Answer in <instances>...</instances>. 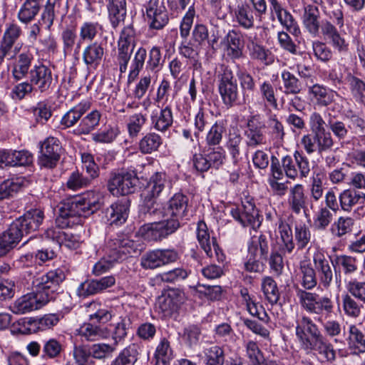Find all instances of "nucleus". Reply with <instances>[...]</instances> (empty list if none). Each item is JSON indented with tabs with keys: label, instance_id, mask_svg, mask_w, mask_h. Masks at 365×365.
Wrapping results in <instances>:
<instances>
[{
	"label": "nucleus",
	"instance_id": "1",
	"mask_svg": "<svg viewBox=\"0 0 365 365\" xmlns=\"http://www.w3.org/2000/svg\"><path fill=\"white\" fill-rule=\"evenodd\" d=\"M100 207L99 195L93 192L61 202L58 206V215L56 219L58 227L47 229L44 232L45 237L53 240L59 247L65 232L61 229L79 224L80 217H87Z\"/></svg>",
	"mask_w": 365,
	"mask_h": 365
},
{
	"label": "nucleus",
	"instance_id": "2",
	"mask_svg": "<svg viewBox=\"0 0 365 365\" xmlns=\"http://www.w3.org/2000/svg\"><path fill=\"white\" fill-rule=\"evenodd\" d=\"M295 331L301 348L307 353L315 351L329 362L335 361L336 351L333 345L310 317L301 316L297 321Z\"/></svg>",
	"mask_w": 365,
	"mask_h": 365
},
{
	"label": "nucleus",
	"instance_id": "3",
	"mask_svg": "<svg viewBox=\"0 0 365 365\" xmlns=\"http://www.w3.org/2000/svg\"><path fill=\"white\" fill-rule=\"evenodd\" d=\"M271 170L273 178L282 180L285 175L294 180L303 179L310 173V163L309 159L301 152L294 153V159L290 155L284 156L281 165L275 157H272Z\"/></svg>",
	"mask_w": 365,
	"mask_h": 365
},
{
	"label": "nucleus",
	"instance_id": "4",
	"mask_svg": "<svg viewBox=\"0 0 365 365\" xmlns=\"http://www.w3.org/2000/svg\"><path fill=\"white\" fill-rule=\"evenodd\" d=\"M138 178L133 171H121L115 175V189L122 197L115 205V225L123 224L129 215L130 200L126 196L133 192Z\"/></svg>",
	"mask_w": 365,
	"mask_h": 365
},
{
	"label": "nucleus",
	"instance_id": "5",
	"mask_svg": "<svg viewBox=\"0 0 365 365\" xmlns=\"http://www.w3.org/2000/svg\"><path fill=\"white\" fill-rule=\"evenodd\" d=\"M32 279L34 292L46 304L55 298V293L58 291L60 284L66 279V274L63 269L58 268Z\"/></svg>",
	"mask_w": 365,
	"mask_h": 365
},
{
	"label": "nucleus",
	"instance_id": "6",
	"mask_svg": "<svg viewBox=\"0 0 365 365\" xmlns=\"http://www.w3.org/2000/svg\"><path fill=\"white\" fill-rule=\"evenodd\" d=\"M218 90L223 103L229 107L241 105L238 86L230 68L222 66L217 75Z\"/></svg>",
	"mask_w": 365,
	"mask_h": 365
},
{
	"label": "nucleus",
	"instance_id": "7",
	"mask_svg": "<svg viewBox=\"0 0 365 365\" xmlns=\"http://www.w3.org/2000/svg\"><path fill=\"white\" fill-rule=\"evenodd\" d=\"M166 182V175L164 173L158 172L150 177L144 193L145 199L143 205L141 206L142 212L148 215L161 214L158 210V204L155 199L165 188Z\"/></svg>",
	"mask_w": 365,
	"mask_h": 365
},
{
	"label": "nucleus",
	"instance_id": "8",
	"mask_svg": "<svg viewBox=\"0 0 365 365\" xmlns=\"http://www.w3.org/2000/svg\"><path fill=\"white\" fill-rule=\"evenodd\" d=\"M297 297L303 309L310 314L329 315L333 312L334 303L327 296L319 297L317 293L300 289Z\"/></svg>",
	"mask_w": 365,
	"mask_h": 365
},
{
	"label": "nucleus",
	"instance_id": "9",
	"mask_svg": "<svg viewBox=\"0 0 365 365\" xmlns=\"http://www.w3.org/2000/svg\"><path fill=\"white\" fill-rule=\"evenodd\" d=\"M180 227L176 220H164L143 225L138 233L148 241H160L175 232Z\"/></svg>",
	"mask_w": 365,
	"mask_h": 365
},
{
	"label": "nucleus",
	"instance_id": "10",
	"mask_svg": "<svg viewBox=\"0 0 365 365\" xmlns=\"http://www.w3.org/2000/svg\"><path fill=\"white\" fill-rule=\"evenodd\" d=\"M144 7L145 18L150 29L161 30L168 24V11L163 0H149Z\"/></svg>",
	"mask_w": 365,
	"mask_h": 365
},
{
	"label": "nucleus",
	"instance_id": "11",
	"mask_svg": "<svg viewBox=\"0 0 365 365\" xmlns=\"http://www.w3.org/2000/svg\"><path fill=\"white\" fill-rule=\"evenodd\" d=\"M188 197L182 193H175L167 202L163 210H160L158 205V210L161 214L150 215L158 218H167L168 220H176L180 224L182 220L187 213Z\"/></svg>",
	"mask_w": 365,
	"mask_h": 365
},
{
	"label": "nucleus",
	"instance_id": "12",
	"mask_svg": "<svg viewBox=\"0 0 365 365\" xmlns=\"http://www.w3.org/2000/svg\"><path fill=\"white\" fill-rule=\"evenodd\" d=\"M22 35L21 26L14 22L6 24L3 36L0 41V62L1 63L6 57L9 58L14 57L19 51V48L16 46L13 48L16 42Z\"/></svg>",
	"mask_w": 365,
	"mask_h": 365
},
{
	"label": "nucleus",
	"instance_id": "13",
	"mask_svg": "<svg viewBox=\"0 0 365 365\" xmlns=\"http://www.w3.org/2000/svg\"><path fill=\"white\" fill-rule=\"evenodd\" d=\"M61 145L58 139L47 138L41 144L38 164L41 168L53 169L60 160Z\"/></svg>",
	"mask_w": 365,
	"mask_h": 365
},
{
	"label": "nucleus",
	"instance_id": "14",
	"mask_svg": "<svg viewBox=\"0 0 365 365\" xmlns=\"http://www.w3.org/2000/svg\"><path fill=\"white\" fill-rule=\"evenodd\" d=\"M178 253L174 250L157 249L146 252L141 257L140 264L144 269H154L176 262Z\"/></svg>",
	"mask_w": 365,
	"mask_h": 365
},
{
	"label": "nucleus",
	"instance_id": "15",
	"mask_svg": "<svg viewBox=\"0 0 365 365\" xmlns=\"http://www.w3.org/2000/svg\"><path fill=\"white\" fill-rule=\"evenodd\" d=\"M271 18L277 19L280 25L295 36L300 34V29L292 14L278 0H268Z\"/></svg>",
	"mask_w": 365,
	"mask_h": 365
},
{
	"label": "nucleus",
	"instance_id": "16",
	"mask_svg": "<svg viewBox=\"0 0 365 365\" xmlns=\"http://www.w3.org/2000/svg\"><path fill=\"white\" fill-rule=\"evenodd\" d=\"M264 123L261 120L259 115L251 116L247 123L245 136L247 147L255 148L266 143L264 133Z\"/></svg>",
	"mask_w": 365,
	"mask_h": 365
},
{
	"label": "nucleus",
	"instance_id": "17",
	"mask_svg": "<svg viewBox=\"0 0 365 365\" xmlns=\"http://www.w3.org/2000/svg\"><path fill=\"white\" fill-rule=\"evenodd\" d=\"M197 237L201 248L210 257H215L220 262H223L225 255L217 244L216 239L210 240L207 225L204 222H199L197 228Z\"/></svg>",
	"mask_w": 365,
	"mask_h": 365
},
{
	"label": "nucleus",
	"instance_id": "18",
	"mask_svg": "<svg viewBox=\"0 0 365 365\" xmlns=\"http://www.w3.org/2000/svg\"><path fill=\"white\" fill-rule=\"evenodd\" d=\"M44 212L38 208L31 209L22 216L16 219L12 223L22 235L38 230L44 220Z\"/></svg>",
	"mask_w": 365,
	"mask_h": 365
},
{
	"label": "nucleus",
	"instance_id": "19",
	"mask_svg": "<svg viewBox=\"0 0 365 365\" xmlns=\"http://www.w3.org/2000/svg\"><path fill=\"white\" fill-rule=\"evenodd\" d=\"M313 262L319 284L329 289L334 276L329 257L322 250H317L313 255Z\"/></svg>",
	"mask_w": 365,
	"mask_h": 365
},
{
	"label": "nucleus",
	"instance_id": "20",
	"mask_svg": "<svg viewBox=\"0 0 365 365\" xmlns=\"http://www.w3.org/2000/svg\"><path fill=\"white\" fill-rule=\"evenodd\" d=\"M134 34V30L131 26L124 27L120 34L118 40V61L120 73H124L127 70V64L133 51Z\"/></svg>",
	"mask_w": 365,
	"mask_h": 365
},
{
	"label": "nucleus",
	"instance_id": "21",
	"mask_svg": "<svg viewBox=\"0 0 365 365\" xmlns=\"http://www.w3.org/2000/svg\"><path fill=\"white\" fill-rule=\"evenodd\" d=\"M29 81L40 93L47 92L53 83V73L50 68L39 63L35 65L29 72Z\"/></svg>",
	"mask_w": 365,
	"mask_h": 365
},
{
	"label": "nucleus",
	"instance_id": "22",
	"mask_svg": "<svg viewBox=\"0 0 365 365\" xmlns=\"http://www.w3.org/2000/svg\"><path fill=\"white\" fill-rule=\"evenodd\" d=\"M231 214L244 227L251 226L253 229H256L260 225L258 210L250 202L247 201L242 203L240 208L232 209Z\"/></svg>",
	"mask_w": 365,
	"mask_h": 365
},
{
	"label": "nucleus",
	"instance_id": "23",
	"mask_svg": "<svg viewBox=\"0 0 365 365\" xmlns=\"http://www.w3.org/2000/svg\"><path fill=\"white\" fill-rule=\"evenodd\" d=\"M308 197L302 184H295L289 189L287 205L289 209L294 214L299 215L302 211L306 213Z\"/></svg>",
	"mask_w": 365,
	"mask_h": 365
},
{
	"label": "nucleus",
	"instance_id": "24",
	"mask_svg": "<svg viewBox=\"0 0 365 365\" xmlns=\"http://www.w3.org/2000/svg\"><path fill=\"white\" fill-rule=\"evenodd\" d=\"M181 301L182 297L177 290H170L158 297L156 309L163 317H170L178 311Z\"/></svg>",
	"mask_w": 365,
	"mask_h": 365
},
{
	"label": "nucleus",
	"instance_id": "25",
	"mask_svg": "<svg viewBox=\"0 0 365 365\" xmlns=\"http://www.w3.org/2000/svg\"><path fill=\"white\" fill-rule=\"evenodd\" d=\"M45 304L36 292L29 293L18 298L10 307V309L16 314H24L38 309Z\"/></svg>",
	"mask_w": 365,
	"mask_h": 365
},
{
	"label": "nucleus",
	"instance_id": "26",
	"mask_svg": "<svg viewBox=\"0 0 365 365\" xmlns=\"http://www.w3.org/2000/svg\"><path fill=\"white\" fill-rule=\"evenodd\" d=\"M34 59V56L29 51L22 52L17 56L11 71L12 76L16 81H21L28 75L29 76Z\"/></svg>",
	"mask_w": 365,
	"mask_h": 365
},
{
	"label": "nucleus",
	"instance_id": "27",
	"mask_svg": "<svg viewBox=\"0 0 365 365\" xmlns=\"http://www.w3.org/2000/svg\"><path fill=\"white\" fill-rule=\"evenodd\" d=\"M22 237L21 232L11 223L6 231L0 234V257L6 256L18 245Z\"/></svg>",
	"mask_w": 365,
	"mask_h": 365
},
{
	"label": "nucleus",
	"instance_id": "28",
	"mask_svg": "<svg viewBox=\"0 0 365 365\" xmlns=\"http://www.w3.org/2000/svg\"><path fill=\"white\" fill-rule=\"evenodd\" d=\"M143 247L137 242L130 240L127 235H118L115 239V260L128 255L140 254Z\"/></svg>",
	"mask_w": 365,
	"mask_h": 365
},
{
	"label": "nucleus",
	"instance_id": "29",
	"mask_svg": "<svg viewBox=\"0 0 365 365\" xmlns=\"http://www.w3.org/2000/svg\"><path fill=\"white\" fill-rule=\"evenodd\" d=\"M65 15L66 11L62 8L61 0H47L41 16V20L46 27L50 29L56 19Z\"/></svg>",
	"mask_w": 365,
	"mask_h": 365
},
{
	"label": "nucleus",
	"instance_id": "30",
	"mask_svg": "<svg viewBox=\"0 0 365 365\" xmlns=\"http://www.w3.org/2000/svg\"><path fill=\"white\" fill-rule=\"evenodd\" d=\"M319 11L317 6L309 4L304 7L302 22L307 31L314 37L317 36L319 32Z\"/></svg>",
	"mask_w": 365,
	"mask_h": 365
},
{
	"label": "nucleus",
	"instance_id": "31",
	"mask_svg": "<svg viewBox=\"0 0 365 365\" xmlns=\"http://www.w3.org/2000/svg\"><path fill=\"white\" fill-rule=\"evenodd\" d=\"M234 14L237 22L242 27L247 29L254 27L257 15L249 3L245 1L238 4L234 10Z\"/></svg>",
	"mask_w": 365,
	"mask_h": 365
},
{
	"label": "nucleus",
	"instance_id": "32",
	"mask_svg": "<svg viewBox=\"0 0 365 365\" xmlns=\"http://www.w3.org/2000/svg\"><path fill=\"white\" fill-rule=\"evenodd\" d=\"M346 341L348 348L354 354L365 352V334L356 325H349Z\"/></svg>",
	"mask_w": 365,
	"mask_h": 365
},
{
	"label": "nucleus",
	"instance_id": "33",
	"mask_svg": "<svg viewBox=\"0 0 365 365\" xmlns=\"http://www.w3.org/2000/svg\"><path fill=\"white\" fill-rule=\"evenodd\" d=\"M308 93L310 99L319 106H327L334 101V91L318 83L310 86Z\"/></svg>",
	"mask_w": 365,
	"mask_h": 365
},
{
	"label": "nucleus",
	"instance_id": "34",
	"mask_svg": "<svg viewBox=\"0 0 365 365\" xmlns=\"http://www.w3.org/2000/svg\"><path fill=\"white\" fill-rule=\"evenodd\" d=\"M90 108L91 103L89 101H85L81 102L63 115L61 120V125L65 128L73 126Z\"/></svg>",
	"mask_w": 365,
	"mask_h": 365
},
{
	"label": "nucleus",
	"instance_id": "35",
	"mask_svg": "<svg viewBox=\"0 0 365 365\" xmlns=\"http://www.w3.org/2000/svg\"><path fill=\"white\" fill-rule=\"evenodd\" d=\"M43 0H24L18 12V19L24 24L32 21L38 14Z\"/></svg>",
	"mask_w": 365,
	"mask_h": 365
},
{
	"label": "nucleus",
	"instance_id": "36",
	"mask_svg": "<svg viewBox=\"0 0 365 365\" xmlns=\"http://www.w3.org/2000/svg\"><path fill=\"white\" fill-rule=\"evenodd\" d=\"M150 119L155 129L161 132L167 130L173 123L171 107L169 105L165 106L159 113H153Z\"/></svg>",
	"mask_w": 365,
	"mask_h": 365
},
{
	"label": "nucleus",
	"instance_id": "37",
	"mask_svg": "<svg viewBox=\"0 0 365 365\" xmlns=\"http://www.w3.org/2000/svg\"><path fill=\"white\" fill-rule=\"evenodd\" d=\"M269 250L268 240L262 234L253 235L248 243V253L250 256H259L267 258Z\"/></svg>",
	"mask_w": 365,
	"mask_h": 365
},
{
	"label": "nucleus",
	"instance_id": "38",
	"mask_svg": "<svg viewBox=\"0 0 365 365\" xmlns=\"http://www.w3.org/2000/svg\"><path fill=\"white\" fill-rule=\"evenodd\" d=\"M99 29L100 26L96 22H83L79 29V40L76 44L75 52H79L81 43L93 41L97 36Z\"/></svg>",
	"mask_w": 365,
	"mask_h": 365
},
{
	"label": "nucleus",
	"instance_id": "39",
	"mask_svg": "<svg viewBox=\"0 0 365 365\" xmlns=\"http://www.w3.org/2000/svg\"><path fill=\"white\" fill-rule=\"evenodd\" d=\"M103 53V47L97 43H93L85 48L83 60L87 66L95 68L100 64Z\"/></svg>",
	"mask_w": 365,
	"mask_h": 365
},
{
	"label": "nucleus",
	"instance_id": "40",
	"mask_svg": "<svg viewBox=\"0 0 365 365\" xmlns=\"http://www.w3.org/2000/svg\"><path fill=\"white\" fill-rule=\"evenodd\" d=\"M63 350L61 341L56 338H49L43 341L41 357L44 359H55L60 357Z\"/></svg>",
	"mask_w": 365,
	"mask_h": 365
},
{
	"label": "nucleus",
	"instance_id": "41",
	"mask_svg": "<svg viewBox=\"0 0 365 365\" xmlns=\"http://www.w3.org/2000/svg\"><path fill=\"white\" fill-rule=\"evenodd\" d=\"M355 224V220L347 216L338 217L331 225L330 232L333 236L340 238L350 233Z\"/></svg>",
	"mask_w": 365,
	"mask_h": 365
},
{
	"label": "nucleus",
	"instance_id": "42",
	"mask_svg": "<svg viewBox=\"0 0 365 365\" xmlns=\"http://www.w3.org/2000/svg\"><path fill=\"white\" fill-rule=\"evenodd\" d=\"M101 116L98 110H92L81 120L78 126L75 130L76 133L78 135L90 133L98 125Z\"/></svg>",
	"mask_w": 365,
	"mask_h": 365
},
{
	"label": "nucleus",
	"instance_id": "43",
	"mask_svg": "<svg viewBox=\"0 0 365 365\" xmlns=\"http://www.w3.org/2000/svg\"><path fill=\"white\" fill-rule=\"evenodd\" d=\"M77 334L88 341L99 340L106 336L103 329L97 325L92 323H83L78 329Z\"/></svg>",
	"mask_w": 365,
	"mask_h": 365
},
{
	"label": "nucleus",
	"instance_id": "44",
	"mask_svg": "<svg viewBox=\"0 0 365 365\" xmlns=\"http://www.w3.org/2000/svg\"><path fill=\"white\" fill-rule=\"evenodd\" d=\"M302 286L306 289H312L317 284V275L312 264L306 261L300 262Z\"/></svg>",
	"mask_w": 365,
	"mask_h": 365
},
{
	"label": "nucleus",
	"instance_id": "45",
	"mask_svg": "<svg viewBox=\"0 0 365 365\" xmlns=\"http://www.w3.org/2000/svg\"><path fill=\"white\" fill-rule=\"evenodd\" d=\"M23 180L19 178H12L4 180L0 183V201L12 197L21 188Z\"/></svg>",
	"mask_w": 365,
	"mask_h": 365
},
{
	"label": "nucleus",
	"instance_id": "46",
	"mask_svg": "<svg viewBox=\"0 0 365 365\" xmlns=\"http://www.w3.org/2000/svg\"><path fill=\"white\" fill-rule=\"evenodd\" d=\"M364 199L361 193L350 189L344 190L339 197L341 209L347 212L351 211L354 206L361 203Z\"/></svg>",
	"mask_w": 365,
	"mask_h": 365
},
{
	"label": "nucleus",
	"instance_id": "47",
	"mask_svg": "<svg viewBox=\"0 0 365 365\" xmlns=\"http://www.w3.org/2000/svg\"><path fill=\"white\" fill-rule=\"evenodd\" d=\"M157 364L168 365L173 359V351L170 341L165 337L160 339L155 352Z\"/></svg>",
	"mask_w": 365,
	"mask_h": 365
},
{
	"label": "nucleus",
	"instance_id": "48",
	"mask_svg": "<svg viewBox=\"0 0 365 365\" xmlns=\"http://www.w3.org/2000/svg\"><path fill=\"white\" fill-rule=\"evenodd\" d=\"M278 229L280 235V239L282 242L281 245L282 252L284 255L291 254L294 249L291 227L287 223L280 220Z\"/></svg>",
	"mask_w": 365,
	"mask_h": 365
},
{
	"label": "nucleus",
	"instance_id": "49",
	"mask_svg": "<svg viewBox=\"0 0 365 365\" xmlns=\"http://www.w3.org/2000/svg\"><path fill=\"white\" fill-rule=\"evenodd\" d=\"M348 81L353 98L365 106V82L354 76H349Z\"/></svg>",
	"mask_w": 365,
	"mask_h": 365
},
{
	"label": "nucleus",
	"instance_id": "50",
	"mask_svg": "<svg viewBox=\"0 0 365 365\" xmlns=\"http://www.w3.org/2000/svg\"><path fill=\"white\" fill-rule=\"evenodd\" d=\"M281 77L283 81L284 88V93L286 95H297L302 91V84L299 80L288 71H282Z\"/></svg>",
	"mask_w": 365,
	"mask_h": 365
},
{
	"label": "nucleus",
	"instance_id": "51",
	"mask_svg": "<svg viewBox=\"0 0 365 365\" xmlns=\"http://www.w3.org/2000/svg\"><path fill=\"white\" fill-rule=\"evenodd\" d=\"M162 144L160 136L155 133H148L139 143L140 150L143 153H151L158 150Z\"/></svg>",
	"mask_w": 365,
	"mask_h": 365
},
{
	"label": "nucleus",
	"instance_id": "52",
	"mask_svg": "<svg viewBox=\"0 0 365 365\" xmlns=\"http://www.w3.org/2000/svg\"><path fill=\"white\" fill-rule=\"evenodd\" d=\"M262 289L267 301L272 304H276L279 299V292L277 283L270 277H264L262 282Z\"/></svg>",
	"mask_w": 365,
	"mask_h": 365
},
{
	"label": "nucleus",
	"instance_id": "53",
	"mask_svg": "<svg viewBox=\"0 0 365 365\" xmlns=\"http://www.w3.org/2000/svg\"><path fill=\"white\" fill-rule=\"evenodd\" d=\"M206 365H223L225 361L224 351L217 345L210 346L204 350Z\"/></svg>",
	"mask_w": 365,
	"mask_h": 365
},
{
	"label": "nucleus",
	"instance_id": "54",
	"mask_svg": "<svg viewBox=\"0 0 365 365\" xmlns=\"http://www.w3.org/2000/svg\"><path fill=\"white\" fill-rule=\"evenodd\" d=\"M146 55V50L142 47L135 53L128 75V81L130 83L133 81L139 75L140 70L143 67Z\"/></svg>",
	"mask_w": 365,
	"mask_h": 365
},
{
	"label": "nucleus",
	"instance_id": "55",
	"mask_svg": "<svg viewBox=\"0 0 365 365\" xmlns=\"http://www.w3.org/2000/svg\"><path fill=\"white\" fill-rule=\"evenodd\" d=\"M342 307L344 314L352 318H357L361 312L362 306L349 294L342 296Z\"/></svg>",
	"mask_w": 365,
	"mask_h": 365
},
{
	"label": "nucleus",
	"instance_id": "56",
	"mask_svg": "<svg viewBox=\"0 0 365 365\" xmlns=\"http://www.w3.org/2000/svg\"><path fill=\"white\" fill-rule=\"evenodd\" d=\"M250 55L252 58L259 60L268 65L274 61V56L263 46L252 43L250 47Z\"/></svg>",
	"mask_w": 365,
	"mask_h": 365
},
{
	"label": "nucleus",
	"instance_id": "57",
	"mask_svg": "<svg viewBox=\"0 0 365 365\" xmlns=\"http://www.w3.org/2000/svg\"><path fill=\"white\" fill-rule=\"evenodd\" d=\"M333 215L327 207H321L314 215V227L317 230H324L331 222Z\"/></svg>",
	"mask_w": 365,
	"mask_h": 365
},
{
	"label": "nucleus",
	"instance_id": "58",
	"mask_svg": "<svg viewBox=\"0 0 365 365\" xmlns=\"http://www.w3.org/2000/svg\"><path fill=\"white\" fill-rule=\"evenodd\" d=\"M335 262L342 269L345 275L351 274L358 269L356 259L352 256L346 255H336Z\"/></svg>",
	"mask_w": 365,
	"mask_h": 365
},
{
	"label": "nucleus",
	"instance_id": "59",
	"mask_svg": "<svg viewBox=\"0 0 365 365\" xmlns=\"http://www.w3.org/2000/svg\"><path fill=\"white\" fill-rule=\"evenodd\" d=\"M259 91L266 104L278 110V103L275 97L274 88L269 81H264L259 86Z\"/></svg>",
	"mask_w": 365,
	"mask_h": 365
},
{
	"label": "nucleus",
	"instance_id": "60",
	"mask_svg": "<svg viewBox=\"0 0 365 365\" xmlns=\"http://www.w3.org/2000/svg\"><path fill=\"white\" fill-rule=\"evenodd\" d=\"M246 352L252 365H262L264 364V355L255 341H249L246 344Z\"/></svg>",
	"mask_w": 365,
	"mask_h": 365
},
{
	"label": "nucleus",
	"instance_id": "61",
	"mask_svg": "<svg viewBox=\"0 0 365 365\" xmlns=\"http://www.w3.org/2000/svg\"><path fill=\"white\" fill-rule=\"evenodd\" d=\"M91 181L88 177L83 176L78 171H74L69 176L66 185L71 190H77L88 186Z\"/></svg>",
	"mask_w": 365,
	"mask_h": 365
},
{
	"label": "nucleus",
	"instance_id": "62",
	"mask_svg": "<svg viewBox=\"0 0 365 365\" xmlns=\"http://www.w3.org/2000/svg\"><path fill=\"white\" fill-rule=\"evenodd\" d=\"M346 288L351 297L365 303V282L351 279L346 282Z\"/></svg>",
	"mask_w": 365,
	"mask_h": 365
},
{
	"label": "nucleus",
	"instance_id": "63",
	"mask_svg": "<svg viewBox=\"0 0 365 365\" xmlns=\"http://www.w3.org/2000/svg\"><path fill=\"white\" fill-rule=\"evenodd\" d=\"M138 351L135 345L124 349L115 359V365H133L137 360Z\"/></svg>",
	"mask_w": 365,
	"mask_h": 365
},
{
	"label": "nucleus",
	"instance_id": "64",
	"mask_svg": "<svg viewBox=\"0 0 365 365\" xmlns=\"http://www.w3.org/2000/svg\"><path fill=\"white\" fill-rule=\"evenodd\" d=\"M73 356L77 365H93L90 362L91 358V349L87 348L86 346H74Z\"/></svg>",
	"mask_w": 365,
	"mask_h": 365
}]
</instances>
